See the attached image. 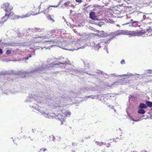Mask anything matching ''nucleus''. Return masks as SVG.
<instances>
[{"label":"nucleus","mask_w":152,"mask_h":152,"mask_svg":"<svg viewBox=\"0 0 152 152\" xmlns=\"http://www.w3.org/2000/svg\"><path fill=\"white\" fill-rule=\"evenodd\" d=\"M147 107V106L144 103H141L140 104L139 108H140L145 109Z\"/></svg>","instance_id":"nucleus-9"},{"label":"nucleus","mask_w":152,"mask_h":152,"mask_svg":"<svg viewBox=\"0 0 152 152\" xmlns=\"http://www.w3.org/2000/svg\"><path fill=\"white\" fill-rule=\"evenodd\" d=\"M11 51L10 50H7L6 52V54L7 55H8L11 53Z\"/></svg>","instance_id":"nucleus-14"},{"label":"nucleus","mask_w":152,"mask_h":152,"mask_svg":"<svg viewBox=\"0 0 152 152\" xmlns=\"http://www.w3.org/2000/svg\"><path fill=\"white\" fill-rule=\"evenodd\" d=\"M1 23V22H0V23Z\"/></svg>","instance_id":"nucleus-29"},{"label":"nucleus","mask_w":152,"mask_h":152,"mask_svg":"<svg viewBox=\"0 0 152 152\" xmlns=\"http://www.w3.org/2000/svg\"><path fill=\"white\" fill-rule=\"evenodd\" d=\"M31 54H30V55H29V56L28 57H29V58H30V57H31Z\"/></svg>","instance_id":"nucleus-23"},{"label":"nucleus","mask_w":152,"mask_h":152,"mask_svg":"<svg viewBox=\"0 0 152 152\" xmlns=\"http://www.w3.org/2000/svg\"><path fill=\"white\" fill-rule=\"evenodd\" d=\"M77 2H80L82 1V0H76Z\"/></svg>","instance_id":"nucleus-19"},{"label":"nucleus","mask_w":152,"mask_h":152,"mask_svg":"<svg viewBox=\"0 0 152 152\" xmlns=\"http://www.w3.org/2000/svg\"><path fill=\"white\" fill-rule=\"evenodd\" d=\"M61 112L65 118L66 117H70L71 115V113L69 110H62Z\"/></svg>","instance_id":"nucleus-6"},{"label":"nucleus","mask_w":152,"mask_h":152,"mask_svg":"<svg viewBox=\"0 0 152 152\" xmlns=\"http://www.w3.org/2000/svg\"><path fill=\"white\" fill-rule=\"evenodd\" d=\"M89 17L91 19L95 20L96 19V16L94 12H91L89 13Z\"/></svg>","instance_id":"nucleus-7"},{"label":"nucleus","mask_w":152,"mask_h":152,"mask_svg":"<svg viewBox=\"0 0 152 152\" xmlns=\"http://www.w3.org/2000/svg\"><path fill=\"white\" fill-rule=\"evenodd\" d=\"M134 152H136V151H134Z\"/></svg>","instance_id":"nucleus-28"},{"label":"nucleus","mask_w":152,"mask_h":152,"mask_svg":"<svg viewBox=\"0 0 152 152\" xmlns=\"http://www.w3.org/2000/svg\"><path fill=\"white\" fill-rule=\"evenodd\" d=\"M28 58H29V57H27L25 59V60H28Z\"/></svg>","instance_id":"nucleus-22"},{"label":"nucleus","mask_w":152,"mask_h":152,"mask_svg":"<svg viewBox=\"0 0 152 152\" xmlns=\"http://www.w3.org/2000/svg\"><path fill=\"white\" fill-rule=\"evenodd\" d=\"M137 113L139 114H144L145 113V111L143 109H141L138 110Z\"/></svg>","instance_id":"nucleus-10"},{"label":"nucleus","mask_w":152,"mask_h":152,"mask_svg":"<svg viewBox=\"0 0 152 152\" xmlns=\"http://www.w3.org/2000/svg\"><path fill=\"white\" fill-rule=\"evenodd\" d=\"M3 8L6 12L12 10L13 7L9 3H6L3 4Z\"/></svg>","instance_id":"nucleus-3"},{"label":"nucleus","mask_w":152,"mask_h":152,"mask_svg":"<svg viewBox=\"0 0 152 152\" xmlns=\"http://www.w3.org/2000/svg\"><path fill=\"white\" fill-rule=\"evenodd\" d=\"M146 104L147 107H152V102L150 101H147L146 102Z\"/></svg>","instance_id":"nucleus-8"},{"label":"nucleus","mask_w":152,"mask_h":152,"mask_svg":"<svg viewBox=\"0 0 152 152\" xmlns=\"http://www.w3.org/2000/svg\"><path fill=\"white\" fill-rule=\"evenodd\" d=\"M57 6L55 5H49L48 8H46L45 9H44L43 10L41 11V12L45 14H46L49 13L50 10H52L51 8V7L54 8L56 7Z\"/></svg>","instance_id":"nucleus-5"},{"label":"nucleus","mask_w":152,"mask_h":152,"mask_svg":"<svg viewBox=\"0 0 152 152\" xmlns=\"http://www.w3.org/2000/svg\"><path fill=\"white\" fill-rule=\"evenodd\" d=\"M100 32H102V35H99V34H96V35L98 37H99V36L102 37L103 36V34H103V33H104V32L103 31H102V32L100 31Z\"/></svg>","instance_id":"nucleus-16"},{"label":"nucleus","mask_w":152,"mask_h":152,"mask_svg":"<svg viewBox=\"0 0 152 152\" xmlns=\"http://www.w3.org/2000/svg\"><path fill=\"white\" fill-rule=\"evenodd\" d=\"M31 15V13H28L26 14L23 15L21 16L16 15L11 10L6 12L4 16L1 19L3 22L4 23L9 18H10L12 20L18 19L28 17Z\"/></svg>","instance_id":"nucleus-1"},{"label":"nucleus","mask_w":152,"mask_h":152,"mask_svg":"<svg viewBox=\"0 0 152 152\" xmlns=\"http://www.w3.org/2000/svg\"><path fill=\"white\" fill-rule=\"evenodd\" d=\"M47 150V149L45 148H42L40 149V151L41 152H44Z\"/></svg>","instance_id":"nucleus-13"},{"label":"nucleus","mask_w":152,"mask_h":152,"mask_svg":"<svg viewBox=\"0 0 152 152\" xmlns=\"http://www.w3.org/2000/svg\"><path fill=\"white\" fill-rule=\"evenodd\" d=\"M36 14H37V12L35 13Z\"/></svg>","instance_id":"nucleus-27"},{"label":"nucleus","mask_w":152,"mask_h":152,"mask_svg":"<svg viewBox=\"0 0 152 152\" xmlns=\"http://www.w3.org/2000/svg\"><path fill=\"white\" fill-rule=\"evenodd\" d=\"M131 22H132V24H134L136 23H138V21H134L132 19L131 20Z\"/></svg>","instance_id":"nucleus-15"},{"label":"nucleus","mask_w":152,"mask_h":152,"mask_svg":"<svg viewBox=\"0 0 152 152\" xmlns=\"http://www.w3.org/2000/svg\"><path fill=\"white\" fill-rule=\"evenodd\" d=\"M121 64H124L125 63V61L124 60H122L121 62Z\"/></svg>","instance_id":"nucleus-17"},{"label":"nucleus","mask_w":152,"mask_h":152,"mask_svg":"<svg viewBox=\"0 0 152 152\" xmlns=\"http://www.w3.org/2000/svg\"><path fill=\"white\" fill-rule=\"evenodd\" d=\"M3 53V51H2V50L0 48V54H2Z\"/></svg>","instance_id":"nucleus-18"},{"label":"nucleus","mask_w":152,"mask_h":152,"mask_svg":"<svg viewBox=\"0 0 152 152\" xmlns=\"http://www.w3.org/2000/svg\"><path fill=\"white\" fill-rule=\"evenodd\" d=\"M80 142H84V140L83 139H82L80 140Z\"/></svg>","instance_id":"nucleus-21"},{"label":"nucleus","mask_w":152,"mask_h":152,"mask_svg":"<svg viewBox=\"0 0 152 152\" xmlns=\"http://www.w3.org/2000/svg\"><path fill=\"white\" fill-rule=\"evenodd\" d=\"M102 144H104L106 145V146L107 147H109L110 145V142H109L108 140H106L104 144H103V143L102 142Z\"/></svg>","instance_id":"nucleus-11"},{"label":"nucleus","mask_w":152,"mask_h":152,"mask_svg":"<svg viewBox=\"0 0 152 152\" xmlns=\"http://www.w3.org/2000/svg\"><path fill=\"white\" fill-rule=\"evenodd\" d=\"M41 37H38V38H41Z\"/></svg>","instance_id":"nucleus-25"},{"label":"nucleus","mask_w":152,"mask_h":152,"mask_svg":"<svg viewBox=\"0 0 152 152\" xmlns=\"http://www.w3.org/2000/svg\"><path fill=\"white\" fill-rule=\"evenodd\" d=\"M37 31H41V29H40V28H37Z\"/></svg>","instance_id":"nucleus-20"},{"label":"nucleus","mask_w":152,"mask_h":152,"mask_svg":"<svg viewBox=\"0 0 152 152\" xmlns=\"http://www.w3.org/2000/svg\"><path fill=\"white\" fill-rule=\"evenodd\" d=\"M39 7V8H40V5Z\"/></svg>","instance_id":"nucleus-26"},{"label":"nucleus","mask_w":152,"mask_h":152,"mask_svg":"<svg viewBox=\"0 0 152 152\" xmlns=\"http://www.w3.org/2000/svg\"><path fill=\"white\" fill-rule=\"evenodd\" d=\"M56 117L58 119L62 122L61 124H63V121H64L66 119L65 117L61 111L57 115Z\"/></svg>","instance_id":"nucleus-4"},{"label":"nucleus","mask_w":152,"mask_h":152,"mask_svg":"<svg viewBox=\"0 0 152 152\" xmlns=\"http://www.w3.org/2000/svg\"><path fill=\"white\" fill-rule=\"evenodd\" d=\"M147 31L152 32V29L151 27H149V28L146 30H142L140 31H129L127 33L123 30H118L117 31V34H127L133 36H140L143 35Z\"/></svg>","instance_id":"nucleus-2"},{"label":"nucleus","mask_w":152,"mask_h":152,"mask_svg":"<svg viewBox=\"0 0 152 152\" xmlns=\"http://www.w3.org/2000/svg\"><path fill=\"white\" fill-rule=\"evenodd\" d=\"M90 97V96H88V98H89V97Z\"/></svg>","instance_id":"nucleus-24"},{"label":"nucleus","mask_w":152,"mask_h":152,"mask_svg":"<svg viewBox=\"0 0 152 152\" xmlns=\"http://www.w3.org/2000/svg\"><path fill=\"white\" fill-rule=\"evenodd\" d=\"M47 18L48 20H50L52 22H54L55 21V20L51 17V16L50 15H47Z\"/></svg>","instance_id":"nucleus-12"}]
</instances>
